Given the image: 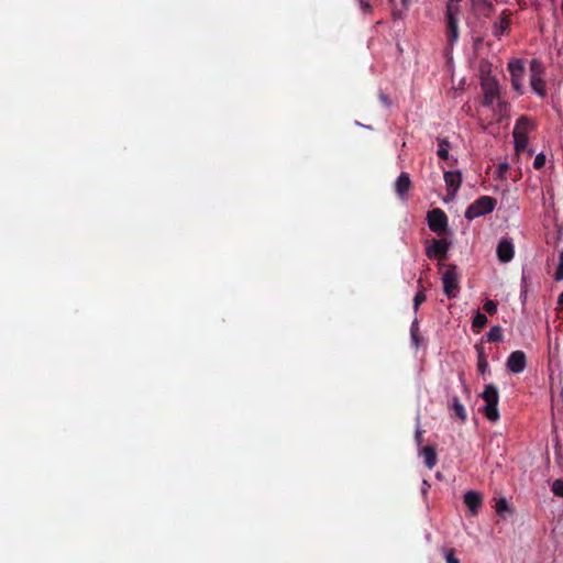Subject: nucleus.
Masks as SVG:
<instances>
[{"instance_id":"6","label":"nucleus","mask_w":563,"mask_h":563,"mask_svg":"<svg viewBox=\"0 0 563 563\" xmlns=\"http://www.w3.org/2000/svg\"><path fill=\"white\" fill-rule=\"evenodd\" d=\"M429 229L438 235H443L448 231L449 219L445 212L440 208H434L427 216Z\"/></svg>"},{"instance_id":"8","label":"nucleus","mask_w":563,"mask_h":563,"mask_svg":"<svg viewBox=\"0 0 563 563\" xmlns=\"http://www.w3.org/2000/svg\"><path fill=\"white\" fill-rule=\"evenodd\" d=\"M508 70L511 77V85L518 92H522V79L525 74V66L521 59H514L508 64Z\"/></svg>"},{"instance_id":"30","label":"nucleus","mask_w":563,"mask_h":563,"mask_svg":"<svg viewBox=\"0 0 563 563\" xmlns=\"http://www.w3.org/2000/svg\"><path fill=\"white\" fill-rule=\"evenodd\" d=\"M544 165H545V155L543 153H540L534 158L533 167L536 169H541Z\"/></svg>"},{"instance_id":"20","label":"nucleus","mask_w":563,"mask_h":563,"mask_svg":"<svg viewBox=\"0 0 563 563\" xmlns=\"http://www.w3.org/2000/svg\"><path fill=\"white\" fill-rule=\"evenodd\" d=\"M450 146H451V144L446 139L438 140L437 155L439 156V158L444 159V161L450 159V155H449Z\"/></svg>"},{"instance_id":"12","label":"nucleus","mask_w":563,"mask_h":563,"mask_svg":"<svg viewBox=\"0 0 563 563\" xmlns=\"http://www.w3.org/2000/svg\"><path fill=\"white\" fill-rule=\"evenodd\" d=\"M497 257L501 263H508L514 258V244L508 239H503L497 245Z\"/></svg>"},{"instance_id":"24","label":"nucleus","mask_w":563,"mask_h":563,"mask_svg":"<svg viewBox=\"0 0 563 563\" xmlns=\"http://www.w3.org/2000/svg\"><path fill=\"white\" fill-rule=\"evenodd\" d=\"M418 332H419V324H418V320L415 319L410 327V335H411V340L416 347H418L419 343H420V336H419Z\"/></svg>"},{"instance_id":"36","label":"nucleus","mask_w":563,"mask_h":563,"mask_svg":"<svg viewBox=\"0 0 563 563\" xmlns=\"http://www.w3.org/2000/svg\"><path fill=\"white\" fill-rule=\"evenodd\" d=\"M393 16H394V19L396 20V19H400V18H401V14H400V12L394 11V12H393Z\"/></svg>"},{"instance_id":"3","label":"nucleus","mask_w":563,"mask_h":563,"mask_svg":"<svg viewBox=\"0 0 563 563\" xmlns=\"http://www.w3.org/2000/svg\"><path fill=\"white\" fill-rule=\"evenodd\" d=\"M445 267L442 276L443 291L448 298L452 299L460 290L457 267L454 264H448Z\"/></svg>"},{"instance_id":"31","label":"nucleus","mask_w":563,"mask_h":563,"mask_svg":"<svg viewBox=\"0 0 563 563\" xmlns=\"http://www.w3.org/2000/svg\"><path fill=\"white\" fill-rule=\"evenodd\" d=\"M507 508H508V504H507V500L505 498H501V499H499L496 503V511H497V514H501Z\"/></svg>"},{"instance_id":"4","label":"nucleus","mask_w":563,"mask_h":563,"mask_svg":"<svg viewBox=\"0 0 563 563\" xmlns=\"http://www.w3.org/2000/svg\"><path fill=\"white\" fill-rule=\"evenodd\" d=\"M531 128V122L526 117H520L514 128L512 136L515 140L516 152H522L528 145V131Z\"/></svg>"},{"instance_id":"1","label":"nucleus","mask_w":563,"mask_h":563,"mask_svg":"<svg viewBox=\"0 0 563 563\" xmlns=\"http://www.w3.org/2000/svg\"><path fill=\"white\" fill-rule=\"evenodd\" d=\"M482 399L485 401L483 412L489 421H497L499 419V394L498 389L494 384L485 386L484 391L481 394Z\"/></svg>"},{"instance_id":"34","label":"nucleus","mask_w":563,"mask_h":563,"mask_svg":"<svg viewBox=\"0 0 563 563\" xmlns=\"http://www.w3.org/2000/svg\"><path fill=\"white\" fill-rule=\"evenodd\" d=\"M483 7L487 10V11H492L494 9L493 7V3L488 0H483Z\"/></svg>"},{"instance_id":"33","label":"nucleus","mask_w":563,"mask_h":563,"mask_svg":"<svg viewBox=\"0 0 563 563\" xmlns=\"http://www.w3.org/2000/svg\"><path fill=\"white\" fill-rule=\"evenodd\" d=\"M379 99H380V101H382L386 107H389L390 102H389V99H388V97H387L386 95L380 93V95H379Z\"/></svg>"},{"instance_id":"41","label":"nucleus","mask_w":563,"mask_h":563,"mask_svg":"<svg viewBox=\"0 0 563 563\" xmlns=\"http://www.w3.org/2000/svg\"><path fill=\"white\" fill-rule=\"evenodd\" d=\"M462 0H448V2H461Z\"/></svg>"},{"instance_id":"7","label":"nucleus","mask_w":563,"mask_h":563,"mask_svg":"<svg viewBox=\"0 0 563 563\" xmlns=\"http://www.w3.org/2000/svg\"><path fill=\"white\" fill-rule=\"evenodd\" d=\"M530 85L532 90L541 97L547 93L545 81L543 78L542 64L538 59H532L530 63Z\"/></svg>"},{"instance_id":"22","label":"nucleus","mask_w":563,"mask_h":563,"mask_svg":"<svg viewBox=\"0 0 563 563\" xmlns=\"http://www.w3.org/2000/svg\"><path fill=\"white\" fill-rule=\"evenodd\" d=\"M460 14H461L460 2H448L446 3L445 18L451 16L454 19H459Z\"/></svg>"},{"instance_id":"21","label":"nucleus","mask_w":563,"mask_h":563,"mask_svg":"<svg viewBox=\"0 0 563 563\" xmlns=\"http://www.w3.org/2000/svg\"><path fill=\"white\" fill-rule=\"evenodd\" d=\"M487 317L482 312H477L473 318L472 328L475 332H478L482 328H484L487 324Z\"/></svg>"},{"instance_id":"18","label":"nucleus","mask_w":563,"mask_h":563,"mask_svg":"<svg viewBox=\"0 0 563 563\" xmlns=\"http://www.w3.org/2000/svg\"><path fill=\"white\" fill-rule=\"evenodd\" d=\"M423 457H424V464L428 468H433L438 462L437 453L434 448L427 445L421 451Z\"/></svg>"},{"instance_id":"27","label":"nucleus","mask_w":563,"mask_h":563,"mask_svg":"<svg viewBox=\"0 0 563 563\" xmlns=\"http://www.w3.org/2000/svg\"><path fill=\"white\" fill-rule=\"evenodd\" d=\"M552 492L555 496L563 497V479H555L553 482Z\"/></svg>"},{"instance_id":"38","label":"nucleus","mask_w":563,"mask_h":563,"mask_svg":"<svg viewBox=\"0 0 563 563\" xmlns=\"http://www.w3.org/2000/svg\"><path fill=\"white\" fill-rule=\"evenodd\" d=\"M559 305L563 308V292L559 297Z\"/></svg>"},{"instance_id":"9","label":"nucleus","mask_w":563,"mask_h":563,"mask_svg":"<svg viewBox=\"0 0 563 563\" xmlns=\"http://www.w3.org/2000/svg\"><path fill=\"white\" fill-rule=\"evenodd\" d=\"M506 365L511 373H522L527 367V357L525 352L520 350L511 352L507 358Z\"/></svg>"},{"instance_id":"23","label":"nucleus","mask_w":563,"mask_h":563,"mask_svg":"<svg viewBox=\"0 0 563 563\" xmlns=\"http://www.w3.org/2000/svg\"><path fill=\"white\" fill-rule=\"evenodd\" d=\"M488 342H500L503 340V331L499 325L493 327L486 334Z\"/></svg>"},{"instance_id":"16","label":"nucleus","mask_w":563,"mask_h":563,"mask_svg":"<svg viewBox=\"0 0 563 563\" xmlns=\"http://www.w3.org/2000/svg\"><path fill=\"white\" fill-rule=\"evenodd\" d=\"M446 20V31H448V41L450 44H453L459 38V19L454 18H445Z\"/></svg>"},{"instance_id":"39","label":"nucleus","mask_w":563,"mask_h":563,"mask_svg":"<svg viewBox=\"0 0 563 563\" xmlns=\"http://www.w3.org/2000/svg\"><path fill=\"white\" fill-rule=\"evenodd\" d=\"M401 2L405 7H408V0H401Z\"/></svg>"},{"instance_id":"11","label":"nucleus","mask_w":563,"mask_h":563,"mask_svg":"<svg viewBox=\"0 0 563 563\" xmlns=\"http://www.w3.org/2000/svg\"><path fill=\"white\" fill-rule=\"evenodd\" d=\"M482 88L484 90L483 104L489 107L499 95L498 85L495 80H486L482 84Z\"/></svg>"},{"instance_id":"10","label":"nucleus","mask_w":563,"mask_h":563,"mask_svg":"<svg viewBox=\"0 0 563 563\" xmlns=\"http://www.w3.org/2000/svg\"><path fill=\"white\" fill-rule=\"evenodd\" d=\"M444 181L446 185L448 195L453 198L461 187L462 175L459 170L444 172Z\"/></svg>"},{"instance_id":"2","label":"nucleus","mask_w":563,"mask_h":563,"mask_svg":"<svg viewBox=\"0 0 563 563\" xmlns=\"http://www.w3.org/2000/svg\"><path fill=\"white\" fill-rule=\"evenodd\" d=\"M495 207L496 199L489 196H482L467 207L465 211V218L467 220H473L481 216L488 214L493 212Z\"/></svg>"},{"instance_id":"29","label":"nucleus","mask_w":563,"mask_h":563,"mask_svg":"<svg viewBox=\"0 0 563 563\" xmlns=\"http://www.w3.org/2000/svg\"><path fill=\"white\" fill-rule=\"evenodd\" d=\"M483 309L487 313L494 314L497 311V303L494 300L488 299L484 302Z\"/></svg>"},{"instance_id":"32","label":"nucleus","mask_w":563,"mask_h":563,"mask_svg":"<svg viewBox=\"0 0 563 563\" xmlns=\"http://www.w3.org/2000/svg\"><path fill=\"white\" fill-rule=\"evenodd\" d=\"M423 433H424L423 430L417 429L416 434H415V440L418 445H420L423 442Z\"/></svg>"},{"instance_id":"40","label":"nucleus","mask_w":563,"mask_h":563,"mask_svg":"<svg viewBox=\"0 0 563 563\" xmlns=\"http://www.w3.org/2000/svg\"><path fill=\"white\" fill-rule=\"evenodd\" d=\"M456 163H457V159H456V158H454V159H452L451 165H454V164H456Z\"/></svg>"},{"instance_id":"26","label":"nucleus","mask_w":563,"mask_h":563,"mask_svg":"<svg viewBox=\"0 0 563 563\" xmlns=\"http://www.w3.org/2000/svg\"><path fill=\"white\" fill-rule=\"evenodd\" d=\"M427 299L426 295H424V291L423 290H419L416 295H415V298H413V309L415 311H418L420 305L422 302H424Z\"/></svg>"},{"instance_id":"37","label":"nucleus","mask_w":563,"mask_h":563,"mask_svg":"<svg viewBox=\"0 0 563 563\" xmlns=\"http://www.w3.org/2000/svg\"><path fill=\"white\" fill-rule=\"evenodd\" d=\"M526 296H527V290L525 289V287H522L521 292H520V297L525 299Z\"/></svg>"},{"instance_id":"35","label":"nucleus","mask_w":563,"mask_h":563,"mask_svg":"<svg viewBox=\"0 0 563 563\" xmlns=\"http://www.w3.org/2000/svg\"><path fill=\"white\" fill-rule=\"evenodd\" d=\"M507 168H508V165H507V164H501V165L499 166V172H500V174H501V173H504L505 170H507Z\"/></svg>"},{"instance_id":"28","label":"nucleus","mask_w":563,"mask_h":563,"mask_svg":"<svg viewBox=\"0 0 563 563\" xmlns=\"http://www.w3.org/2000/svg\"><path fill=\"white\" fill-rule=\"evenodd\" d=\"M554 277H555L556 280H563V251L560 253L559 265H558V268L555 271Z\"/></svg>"},{"instance_id":"14","label":"nucleus","mask_w":563,"mask_h":563,"mask_svg":"<svg viewBox=\"0 0 563 563\" xmlns=\"http://www.w3.org/2000/svg\"><path fill=\"white\" fill-rule=\"evenodd\" d=\"M511 12L509 10H504L500 14L498 21H496L493 25V34L497 37H500L504 33L508 32L511 20Z\"/></svg>"},{"instance_id":"25","label":"nucleus","mask_w":563,"mask_h":563,"mask_svg":"<svg viewBox=\"0 0 563 563\" xmlns=\"http://www.w3.org/2000/svg\"><path fill=\"white\" fill-rule=\"evenodd\" d=\"M443 554L446 563H460V560L455 555L454 549H443Z\"/></svg>"},{"instance_id":"5","label":"nucleus","mask_w":563,"mask_h":563,"mask_svg":"<svg viewBox=\"0 0 563 563\" xmlns=\"http://www.w3.org/2000/svg\"><path fill=\"white\" fill-rule=\"evenodd\" d=\"M451 246V242L446 239H432L426 242V255L430 260H439L440 266H443L441 262L446 258L448 251Z\"/></svg>"},{"instance_id":"15","label":"nucleus","mask_w":563,"mask_h":563,"mask_svg":"<svg viewBox=\"0 0 563 563\" xmlns=\"http://www.w3.org/2000/svg\"><path fill=\"white\" fill-rule=\"evenodd\" d=\"M411 188V180H410V176L408 173L406 172H402L396 183H395V191L397 194V196L401 199H404L406 197V195L408 194L409 189Z\"/></svg>"},{"instance_id":"13","label":"nucleus","mask_w":563,"mask_h":563,"mask_svg":"<svg viewBox=\"0 0 563 563\" xmlns=\"http://www.w3.org/2000/svg\"><path fill=\"white\" fill-rule=\"evenodd\" d=\"M464 503L473 516L477 515L483 505V496L478 492L468 490L464 495Z\"/></svg>"},{"instance_id":"17","label":"nucleus","mask_w":563,"mask_h":563,"mask_svg":"<svg viewBox=\"0 0 563 563\" xmlns=\"http://www.w3.org/2000/svg\"><path fill=\"white\" fill-rule=\"evenodd\" d=\"M451 409L453 415L459 418L461 421H465L467 419L466 409L463 404L460 401L457 396L452 397Z\"/></svg>"},{"instance_id":"19","label":"nucleus","mask_w":563,"mask_h":563,"mask_svg":"<svg viewBox=\"0 0 563 563\" xmlns=\"http://www.w3.org/2000/svg\"><path fill=\"white\" fill-rule=\"evenodd\" d=\"M475 349L477 351V369L482 375H484L488 369L487 357L485 355L483 346L476 345Z\"/></svg>"}]
</instances>
